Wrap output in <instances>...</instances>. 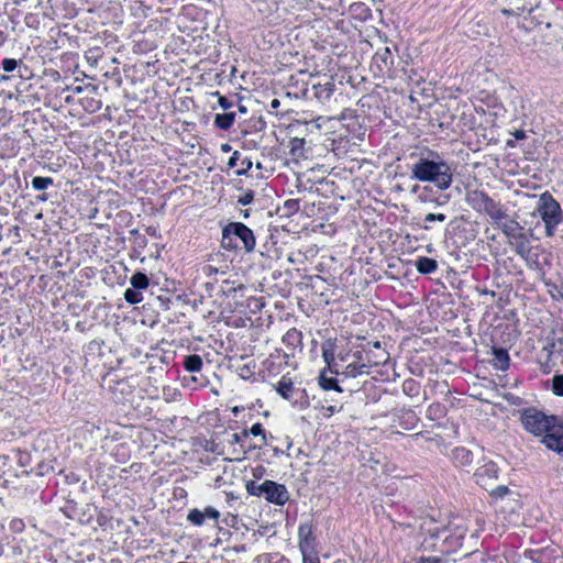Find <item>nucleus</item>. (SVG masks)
<instances>
[{
	"mask_svg": "<svg viewBox=\"0 0 563 563\" xmlns=\"http://www.w3.org/2000/svg\"><path fill=\"white\" fill-rule=\"evenodd\" d=\"M410 170L411 178L433 183L439 190L449 189L453 181L450 165L438 152L429 151L427 155L422 154Z\"/></svg>",
	"mask_w": 563,
	"mask_h": 563,
	"instance_id": "f257e3e1",
	"label": "nucleus"
},
{
	"mask_svg": "<svg viewBox=\"0 0 563 563\" xmlns=\"http://www.w3.org/2000/svg\"><path fill=\"white\" fill-rule=\"evenodd\" d=\"M522 428L534 437H544L555 431L559 418L554 415H547L536 407H527L518 410Z\"/></svg>",
	"mask_w": 563,
	"mask_h": 563,
	"instance_id": "f03ea898",
	"label": "nucleus"
},
{
	"mask_svg": "<svg viewBox=\"0 0 563 563\" xmlns=\"http://www.w3.org/2000/svg\"><path fill=\"white\" fill-rule=\"evenodd\" d=\"M221 244L225 250L244 249L251 253L256 246L253 231L242 222H230L222 229Z\"/></svg>",
	"mask_w": 563,
	"mask_h": 563,
	"instance_id": "7ed1b4c3",
	"label": "nucleus"
},
{
	"mask_svg": "<svg viewBox=\"0 0 563 563\" xmlns=\"http://www.w3.org/2000/svg\"><path fill=\"white\" fill-rule=\"evenodd\" d=\"M467 205L475 211L487 214L495 223L507 219V210L485 191L471 190L466 194Z\"/></svg>",
	"mask_w": 563,
	"mask_h": 563,
	"instance_id": "20e7f679",
	"label": "nucleus"
},
{
	"mask_svg": "<svg viewBox=\"0 0 563 563\" xmlns=\"http://www.w3.org/2000/svg\"><path fill=\"white\" fill-rule=\"evenodd\" d=\"M537 212L542 219L545 235L552 238L558 225L563 221V212L560 203L549 192H543L538 201Z\"/></svg>",
	"mask_w": 563,
	"mask_h": 563,
	"instance_id": "39448f33",
	"label": "nucleus"
},
{
	"mask_svg": "<svg viewBox=\"0 0 563 563\" xmlns=\"http://www.w3.org/2000/svg\"><path fill=\"white\" fill-rule=\"evenodd\" d=\"M351 357L353 360L347 363L344 371L342 372V374L346 377H356L363 374H368L369 368L373 365L385 363L388 358V354L383 351L377 360L372 361L368 353L363 351H355Z\"/></svg>",
	"mask_w": 563,
	"mask_h": 563,
	"instance_id": "423d86ee",
	"label": "nucleus"
},
{
	"mask_svg": "<svg viewBox=\"0 0 563 563\" xmlns=\"http://www.w3.org/2000/svg\"><path fill=\"white\" fill-rule=\"evenodd\" d=\"M275 389L280 397L291 401L294 406H298L300 409L309 406L306 389L297 388L289 375H283Z\"/></svg>",
	"mask_w": 563,
	"mask_h": 563,
	"instance_id": "0eeeda50",
	"label": "nucleus"
},
{
	"mask_svg": "<svg viewBox=\"0 0 563 563\" xmlns=\"http://www.w3.org/2000/svg\"><path fill=\"white\" fill-rule=\"evenodd\" d=\"M264 498L277 506H284L289 500V493L284 484L266 479Z\"/></svg>",
	"mask_w": 563,
	"mask_h": 563,
	"instance_id": "6e6552de",
	"label": "nucleus"
},
{
	"mask_svg": "<svg viewBox=\"0 0 563 563\" xmlns=\"http://www.w3.org/2000/svg\"><path fill=\"white\" fill-rule=\"evenodd\" d=\"M299 550L300 553L316 552V537L313 534L312 525L302 523L298 528Z\"/></svg>",
	"mask_w": 563,
	"mask_h": 563,
	"instance_id": "1a4fd4ad",
	"label": "nucleus"
},
{
	"mask_svg": "<svg viewBox=\"0 0 563 563\" xmlns=\"http://www.w3.org/2000/svg\"><path fill=\"white\" fill-rule=\"evenodd\" d=\"M498 466L494 462H487L475 472L476 483L488 489L490 482L498 477Z\"/></svg>",
	"mask_w": 563,
	"mask_h": 563,
	"instance_id": "9d476101",
	"label": "nucleus"
},
{
	"mask_svg": "<svg viewBox=\"0 0 563 563\" xmlns=\"http://www.w3.org/2000/svg\"><path fill=\"white\" fill-rule=\"evenodd\" d=\"M219 517L220 512L216 508L208 506L203 510H199L198 508L189 510L187 520L194 526L201 527L206 519L218 521Z\"/></svg>",
	"mask_w": 563,
	"mask_h": 563,
	"instance_id": "9b49d317",
	"label": "nucleus"
},
{
	"mask_svg": "<svg viewBox=\"0 0 563 563\" xmlns=\"http://www.w3.org/2000/svg\"><path fill=\"white\" fill-rule=\"evenodd\" d=\"M542 350L547 352L548 361L552 360V357L556 355H561L563 353L562 338L556 336L555 333L552 331V333L544 339Z\"/></svg>",
	"mask_w": 563,
	"mask_h": 563,
	"instance_id": "f8f14e48",
	"label": "nucleus"
},
{
	"mask_svg": "<svg viewBox=\"0 0 563 563\" xmlns=\"http://www.w3.org/2000/svg\"><path fill=\"white\" fill-rule=\"evenodd\" d=\"M321 350H322V357L328 366V369L331 373L338 374L339 369H338V364L335 362V343H334V341L327 340L325 342L322 343Z\"/></svg>",
	"mask_w": 563,
	"mask_h": 563,
	"instance_id": "ddd939ff",
	"label": "nucleus"
},
{
	"mask_svg": "<svg viewBox=\"0 0 563 563\" xmlns=\"http://www.w3.org/2000/svg\"><path fill=\"white\" fill-rule=\"evenodd\" d=\"M541 442L547 449L563 455V431L560 432L559 430H555L552 433H548L543 437Z\"/></svg>",
	"mask_w": 563,
	"mask_h": 563,
	"instance_id": "4468645a",
	"label": "nucleus"
},
{
	"mask_svg": "<svg viewBox=\"0 0 563 563\" xmlns=\"http://www.w3.org/2000/svg\"><path fill=\"white\" fill-rule=\"evenodd\" d=\"M283 343L290 350L302 347V333L296 328L289 329L283 336Z\"/></svg>",
	"mask_w": 563,
	"mask_h": 563,
	"instance_id": "2eb2a0df",
	"label": "nucleus"
},
{
	"mask_svg": "<svg viewBox=\"0 0 563 563\" xmlns=\"http://www.w3.org/2000/svg\"><path fill=\"white\" fill-rule=\"evenodd\" d=\"M497 224L501 228L503 233L510 239L519 240L525 238L523 233L520 232L522 228L516 220L500 221Z\"/></svg>",
	"mask_w": 563,
	"mask_h": 563,
	"instance_id": "dca6fc26",
	"label": "nucleus"
},
{
	"mask_svg": "<svg viewBox=\"0 0 563 563\" xmlns=\"http://www.w3.org/2000/svg\"><path fill=\"white\" fill-rule=\"evenodd\" d=\"M508 9H503L501 12L506 15H521L526 12L533 11L532 5L528 4L526 0H511Z\"/></svg>",
	"mask_w": 563,
	"mask_h": 563,
	"instance_id": "f3484780",
	"label": "nucleus"
},
{
	"mask_svg": "<svg viewBox=\"0 0 563 563\" xmlns=\"http://www.w3.org/2000/svg\"><path fill=\"white\" fill-rule=\"evenodd\" d=\"M334 89H335V84L332 79H329L324 84L313 85L314 96L320 101H323V102L328 101L332 97Z\"/></svg>",
	"mask_w": 563,
	"mask_h": 563,
	"instance_id": "a211bd4d",
	"label": "nucleus"
},
{
	"mask_svg": "<svg viewBox=\"0 0 563 563\" xmlns=\"http://www.w3.org/2000/svg\"><path fill=\"white\" fill-rule=\"evenodd\" d=\"M416 268L420 274H432L438 269V262L430 257H419L416 261Z\"/></svg>",
	"mask_w": 563,
	"mask_h": 563,
	"instance_id": "6ab92c4d",
	"label": "nucleus"
},
{
	"mask_svg": "<svg viewBox=\"0 0 563 563\" xmlns=\"http://www.w3.org/2000/svg\"><path fill=\"white\" fill-rule=\"evenodd\" d=\"M452 457L461 466L470 465L473 462V453L465 448H455L452 451Z\"/></svg>",
	"mask_w": 563,
	"mask_h": 563,
	"instance_id": "aec40b11",
	"label": "nucleus"
},
{
	"mask_svg": "<svg viewBox=\"0 0 563 563\" xmlns=\"http://www.w3.org/2000/svg\"><path fill=\"white\" fill-rule=\"evenodd\" d=\"M235 121L234 112L218 113L214 118V125L223 131H228Z\"/></svg>",
	"mask_w": 563,
	"mask_h": 563,
	"instance_id": "412c9836",
	"label": "nucleus"
},
{
	"mask_svg": "<svg viewBox=\"0 0 563 563\" xmlns=\"http://www.w3.org/2000/svg\"><path fill=\"white\" fill-rule=\"evenodd\" d=\"M319 385L324 389V390H335V391H339L341 393L342 391V388L339 386L338 384V379L335 377H328L327 376V369H323L321 373H320V376H319Z\"/></svg>",
	"mask_w": 563,
	"mask_h": 563,
	"instance_id": "4be33fe9",
	"label": "nucleus"
},
{
	"mask_svg": "<svg viewBox=\"0 0 563 563\" xmlns=\"http://www.w3.org/2000/svg\"><path fill=\"white\" fill-rule=\"evenodd\" d=\"M493 355L496 361V365L500 369H506L509 366L510 357L507 350L503 347H493Z\"/></svg>",
	"mask_w": 563,
	"mask_h": 563,
	"instance_id": "5701e85b",
	"label": "nucleus"
},
{
	"mask_svg": "<svg viewBox=\"0 0 563 563\" xmlns=\"http://www.w3.org/2000/svg\"><path fill=\"white\" fill-rule=\"evenodd\" d=\"M202 358L200 355L191 354L185 358L184 367L189 373H198L202 369Z\"/></svg>",
	"mask_w": 563,
	"mask_h": 563,
	"instance_id": "b1692460",
	"label": "nucleus"
},
{
	"mask_svg": "<svg viewBox=\"0 0 563 563\" xmlns=\"http://www.w3.org/2000/svg\"><path fill=\"white\" fill-rule=\"evenodd\" d=\"M375 62L382 67L389 69L393 64V54L388 47H385L382 52H377L374 56Z\"/></svg>",
	"mask_w": 563,
	"mask_h": 563,
	"instance_id": "393cba45",
	"label": "nucleus"
},
{
	"mask_svg": "<svg viewBox=\"0 0 563 563\" xmlns=\"http://www.w3.org/2000/svg\"><path fill=\"white\" fill-rule=\"evenodd\" d=\"M130 284L137 290H144L150 286V279L144 273L136 272L130 278Z\"/></svg>",
	"mask_w": 563,
	"mask_h": 563,
	"instance_id": "a878e982",
	"label": "nucleus"
},
{
	"mask_svg": "<svg viewBox=\"0 0 563 563\" xmlns=\"http://www.w3.org/2000/svg\"><path fill=\"white\" fill-rule=\"evenodd\" d=\"M247 437H249V432H247L246 429H244L241 433H233L231 435L230 443L231 444H239L240 445V450L234 449L233 453H235L238 455L239 454L245 455L246 450L244 448V440H246Z\"/></svg>",
	"mask_w": 563,
	"mask_h": 563,
	"instance_id": "bb28decb",
	"label": "nucleus"
},
{
	"mask_svg": "<svg viewBox=\"0 0 563 563\" xmlns=\"http://www.w3.org/2000/svg\"><path fill=\"white\" fill-rule=\"evenodd\" d=\"M124 299L126 302L131 305L140 303L143 300V295L141 290H137L133 287L125 289Z\"/></svg>",
	"mask_w": 563,
	"mask_h": 563,
	"instance_id": "cd10ccee",
	"label": "nucleus"
},
{
	"mask_svg": "<svg viewBox=\"0 0 563 563\" xmlns=\"http://www.w3.org/2000/svg\"><path fill=\"white\" fill-rule=\"evenodd\" d=\"M54 184V180L52 177H41V176H36L32 179V187L35 189V190H45L47 189L49 186H52Z\"/></svg>",
	"mask_w": 563,
	"mask_h": 563,
	"instance_id": "c85d7f7f",
	"label": "nucleus"
},
{
	"mask_svg": "<svg viewBox=\"0 0 563 563\" xmlns=\"http://www.w3.org/2000/svg\"><path fill=\"white\" fill-rule=\"evenodd\" d=\"M265 485H266V481H264L261 484H257L256 482H250L246 485V489L250 495L261 497V496H264Z\"/></svg>",
	"mask_w": 563,
	"mask_h": 563,
	"instance_id": "c756f323",
	"label": "nucleus"
},
{
	"mask_svg": "<svg viewBox=\"0 0 563 563\" xmlns=\"http://www.w3.org/2000/svg\"><path fill=\"white\" fill-rule=\"evenodd\" d=\"M282 210L284 211V216L289 217L296 213L299 210V200L298 199H288L284 202Z\"/></svg>",
	"mask_w": 563,
	"mask_h": 563,
	"instance_id": "7c9ffc66",
	"label": "nucleus"
},
{
	"mask_svg": "<svg viewBox=\"0 0 563 563\" xmlns=\"http://www.w3.org/2000/svg\"><path fill=\"white\" fill-rule=\"evenodd\" d=\"M552 391L554 395L563 397V374L554 375L552 379Z\"/></svg>",
	"mask_w": 563,
	"mask_h": 563,
	"instance_id": "2f4dec72",
	"label": "nucleus"
},
{
	"mask_svg": "<svg viewBox=\"0 0 563 563\" xmlns=\"http://www.w3.org/2000/svg\"><path fill=\"white\" fill-rule=\"evenodd\" d=\"M249 434H252L254 437H262L263 443L267 444V438L265 434V430L262 426V423L257 422L254 423L250 430H247Z\"/></svg>",
	"mask_w": 563,
	"mask_h": 563,
	"instance_id": "473e14b6",
	"label": "nucleus"
},
{
	"mask_svg": "<svg viewBox=\"0 0 563 563\" xmlns=\"http://www.w3.org/2000/svg\"><path fill=\"white\" fill-rule=\"evenodd\" d=\"M404 393L409 396L418 394V385L413 379H407L402 385Z\"/></svg>",
	"mask_w": 563,
	"mask_h": 563,
	"instance_id": "72a5a7b5",
	"label": "nucleus"
},
{
	"mask_svg": "<svg viewBox=\"0 0 563 563\" xmlns=\"http://www.w3.org/2000/svg\"><path fill=\"white\" fill-rule=\"evenodd\" d=\"M520 240L521 241L517 242V244H516V253L521 257H526L530 252V247H529L528 242L525 240V238L520 239Z\"/></svg>",
	"mask_w": 563,
	"mask_h": 563,
	"instance_id": "f704fd0d",
	"label": "nucleus"
},
{
	"mask_svg": "<svg viewBox=\"0 0 563 563\" xmlns=\"http://www.w3.org/2000/svg\"><path fill=\"white\" fill-rule=\"evenodd\" d=\"M19 63L20 62L14 58H4L2 59L1 65L4 71L12 73L16 69Z\"/></svg>",
	"mask_w": 563,
	"mask_h": 563,
	"instance_id": "c9c22d12",
	"label": "nucleus"
},
{
	"mask_svg": "<svg viewBox=\"0 0 563 563\" xmlns=\"http://www.w3.org/2000/svg\"><path fill=\"white\" fill-rule=\"evenodd\" d=\"M510 493L509 488L505 485L497 486L490 490V496L496 498H504Z\"/></svg>",
	"mask_w": 563,
	"mask_h": 563,
	"instance_id": "e433bc0d",
	"label": "nucleus"
},
{
	"mask_svg": "<svg viewBox=\"0 0 563 563\" xmlns=\"http://www.w3.org/2000/svg\"><path fill=\"white\" fill-rule=\"evenodd\" d=\"M418 199L421 202L433 201V199L431 198V188L428 186L422 187L421 191L418 195Z\"/></svg>",
	"mask_w": 563,
	"mask_h": 563,
	"instance_id": "4c0bfd02",
	"label": "nucleus"
},
{
	"mask_svg": "<svg viewBox=\"0 0 563 563\" xmlns=\"http://www.w3.org/2000/svg\"><path fill=\"white\" fill-rule=\"evenodd\" d=\"M217 95H218V97H219V98H218V103H219V106H220L224 111H227V110H229V109L233 108L234 102H233L232 100L228 99V98H227V97H224V96H221L219 92H217Z\"/></svg>",
	"mask_w": 563,
	"mask_h": 563,
	"instance_id": "58836bf2",
	"label": "nucleus"
},
{
	"mask_svg": "<svg viewBox=\"0 0 563 563\" xmlns=\"http://www.w3.org/2000/svg\"><path fill=\"white\" fill-rule=\"evenodd\" d=\"M254 199V192L252 190H247L244 195H242L238 199V203L241 206H247L250 205Z\"/></svg>",
	"mask_w": 563,
	"mask_h": 563,
	"instance_id": "ea45409f",
	"label": "nucleus"
},
{
	"mask_svg": "<svg viewBox=\"0 0 563 563\" xmlns=\"http://www.w3.org/2000/svg\"><path fill=\"white\" fill-rule=\"evenodd\" d=\"M302 555V563H320L318 552H308V553H301Z\"/></svg>",
	"mask_w": 563,
	"mask_h": 563,
	"instance_id": "a19ab883",
	"label": "nucleus"
},
{
	"mask_svg": "<svg viewBox=\"0 0 563 563\" xmlns=\"http://www.w3.org/2000/svg\"><path fill=\"white\" fill-rule=\"evenodd\" d=\"M446 216L444 213H428L424 218L426 221L432 222V221H445Z\"/></svg>",
	"mask_w": 563,
	"mask_h": 563,
	"instance_id": "79ce46f5",
	"label": "nucleus"
},
{
	"mask_svg": "<svg viewBox=\"0 0 563 563\" xmlns=\"http://www.w3.org/2000/svg\"><path fill=\"white\" fill-rule=\"evenodd\" d=\"M416 563H441V559L437 556H421Z\"/></svg>",
	"mask_w": 563,
	"mask_h": 563,
	"instance_id": "37998d69",
	"label": "nucleus"
},
{
	"mask_svg": "<svg viewBox=\"0 0 563 563\" xmlns=\"http://www.w3.org/2000/svg\"><path fill=\"white\" fill-rule=\"evenodd\" d=\"M7 41L8 34L4 31L0 30V47L3 46Z\"/></svg>",
	"mask_w": 563,
	"mask_h": 563,
	"instance_id": "c03bdc74",
	"label": "nucleus"
},
{
	"mask_svg": "<svg viewBox=\"0 0 563 563\" xmlns=\"http://www.w3.org/2000/svg\"><path fill=\"white\" fill-rule=\"evenodd\" d=\"M238 156H239V152H238V151H235V152L233 153V155L230 157V161H229V165H230V166H234V165H235V159L238 158Z\"/></svg>",
	"mask_w": 563,
	"mask_h": 563,
	"instance_id": "a18cd8bd",
	"label": "nucleus"
},
{
	"mask_svg": "<svg viewBox=\"0 0 563 563\" xmlns=\"http://www.w3.org/2000/svg\"><path fill=\"white\" fill-rule=\"evenodd\" d=\"M479 292H481L482 295H488V296H490V297H493V298L496 296V292H495L494 290H488V289H486V288H485V289L479 290Z\"/></svg>",
	"mask_w": 563,
	"mask_h": 563,
	"instance_id": "49530a36",
	"label": "nucleus"
},
{
	"mask_svg": "<svg viewBox=\"0 0 563 563\" xmlns=\"http://www.w3.org/2000/svg\"><path fill=\"white\" fill-rule=\"evenodd\" d=\"M11 525L14 529H22L23 527V522L21 520H13Z\"/></svg>",
	"mask_w": 563,
	"mask_h": 563,
	"instance_id": "de8ad7c7",
	"label": "nucleus"
},
{
	"mask_svg": "<svg viewBox=\"0 0 563 563\" xmlns=\"http://www.w3.org/2000/svg\"><path fill=\"white\" fill-rule=\"evenodd\" d=\"M350 356H351V355H350V354H347V353H346V354H340V355H339V360H340L341 362L345 363V362H347V361H349Z\"/></svg>",
	"mask_w": 563,
	"mask_h": 563,
	"instance_id": "09e8293b",
	"label": "nucleus"
},
{
	"mask_svg": "<svg viewBox=\"0 0 563 563\" xmlns=\"http://www.w3.org/2000/svg\"><path fill=\"white\" fill-rule=\"evenodd\" d=\"M335 407L334 406H329L325 408V411H327V416H331L335 412Z\"/></svg>",
	"mask_w": 563,
	"mask_h": 563,
	"instance_id": "8fccbe9b",
	"label": "nucleus"
},
{
	"mask_svg": "<svg viewBox=\"0 0 563 563\" xmlns=\"http://www.w3.org/2000/svg\"><path fill=\"white\" fill-rule=\"evenodd\" d=\"M421 189H422V187H420L419 185H415L411 188V192H413V194L418 192L419 194L421 191Z\"/></svg>",
	"mask_w": 563,
	"mask_h": 563,
	"instance_id": "3c124183",
	"label": "nucleus"
},
{
	"mask_svg": "<svg viewBox=\"0 0 563 563\" xmlns=\"http://www.w3.org/2000/svg\"><path fill=\"white\" fill-rule=\"evenodd\" d=\"M273 451H274V454L277 456L284 453V451L280 450L279 448H274Z\"/></svg>",
	"mask_w": 563,
	"mask_h": 563,
	"instance_id": "603ef678",
	"label": "nucleus"
},
{
	"mask_svg": "<svg viewBox=\"0 0 563 563\" xmlns=\"http://www.w3.org/2000/svg\"><path fill=\"white\" fill-rule=\"evenodd\" d=\"M521 402L520 397H514V400L511 401L512 405H519Z\"/></svg>",
	"mask_w": 563,
	"mask_h": 563,
	"instance_id": "864d4df0",
	"label": "nucleus"
},
{
	"mask_svg": "<svg viewBox=\"0 0 563 563\" xmlns=\"http://www.w3.org/2000/svg\"><path fill=\"white\" fill-rule=\"evenodd\" d=\"M221 148H222V151H223V152H229V151L231 150V147H230V145H229V144H223V145L221 146Z\"/></svg>",
	"mask_w": 563,
	"mask_h": 563,
	"instance_id": "5fc2aeb1",
	"label": "nucleus"
},
{
	"mask_svg": "<svg viewBox=\"0 0 563 563\" xmlns=\"http://www.w3.org/2000/svg\"><path fill=\"white\" fill-rule=\"evenodd\" d=\"M82 91V88L80 86H77L73 89V92L80 93Z\"/></svg>",
	"mask_w": 563,
	"mask_h": 563,
	"instance_id": "6e6d98bb",
	"label": "nucleus"
},
{
	"mask_svg": "<svg viewBox=\"0 0 563 563\" xmlns=\"http://www.w3.org/2000/svg\"><path fill=\"white\" fill-rule=\"evenodd\" d=\"M231 290L235 291V290H236V287H230V288H224V287H223V291H224V292H230Z\"/></svg>",
	"mask_w": 563,
	"mask_h": 563,
	"instance_id": "4d7b16f0",
	"label": "nucleus"
},
{
	"mask_svg": "<svg viewBox=\"0 0 563 563\" xmlns=\"http://www.w3.org/2000/svg\"><path fill=\"white\" fill-rule=\"evenodd\" d=\"M278 104H279V101H278L277 99H274V100L272 101V107H274V108H275V107H277Z\"/></svg>",
	"mask_w": 563,
	"mask_h": 563,
	"instance_id": "13d9d810",
	"label": "nucleus"
},
{
	"mask_svg": "<svg viewBox=\"0 0 563 563\" xmlns=\"http://www.w3.org/2000/svg\"><path fill=\"white\" fill-rule=\"evenodd\" d=\"M40 200L45 201L47 199L46 195H42L38 197Z\"/></svg>",
	"mask_w": 563,
	"mask_h": 563,
	"instance_id": "bf43d9fd",
	"label": "nucleus"
},
{
	"mask_svg": "<svg viewBox=\"0 0 563 563\" xmlns=\"http://www.w3.org/2000/svg\"><path fill=\"white\" fill-rule=\"evenodd\" d=\"M374 347H376V349H380V343H379L378 341H377V342H375V343H374Z\"/></svg>",
	"mask_w": 563,
	"mask_h": 563,
	"instance_id": "052dcab7",
	"label": "nucleus"
},
{
	"mask_svg": "<svg viewBox=\"0 0 563 563\" xmlns=\"http://www.w3.org/2000/svg\"><path fill=\"white\" fill-rule=\"evenodd\" d=\"M240 111L245 112L246 111L245 107L244 106H240Z\"/></svg>",
	"mask_w": 563,
	"mask_h": 563,
	"instance_id": "680f3d73",
	"label": "nucleus"
},
{
	"mask_svg": "<svg viewBox=\"0 0 563 563\" xmlns=\"http://www.w3.org/2000/svg\"><path fill=\"white\" fill-rule=\"evenodd\" d=\"M292 445V443L289 441L288 444H287V449H290Z\"/></svg>",
	"mask_w": 563,
	"mask_h": 563,
	"instance_id": "e2e57ef3",
	"label": "nucleus"
},
{
	"mask_svg": "<svg viewBox=\"0 0 563 563\" xmlns=\"http://www.w3.org/2000/svg\"><path fill=\"white\" fill-rule=\"evenodd\" d=\"M243 216L246 218L249 216L247 211L243 212Z\"/></svg>",
	"mask_w": 563,
	"mask_h": 563,
	"instance_id": "0e129e2a",
	"label": "nucleus"
}]
</instances>
